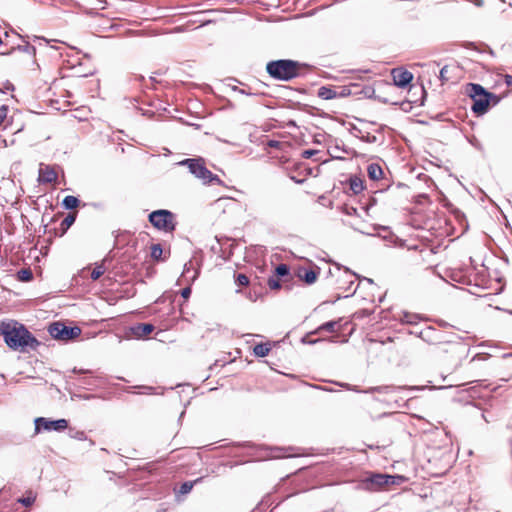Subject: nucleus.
I'll list each match as a JSON object with an SVG mask.
<instances>
[{
    "label": "nucleus",
    "mask_w": 512,
    "mask_h": 512,
    "mask_svg": "<svg viewBox=\"0 0 512 512\" xmlns=\"http://www.w3.org/2000/svg\"><path fill=\"white\" fill-rule=\"evenodd\" d=\"M305 67L297 61L282 59L268 62L266 71L274 79L289 81L300 76Z\"/></svg>",
    "instance_id": "7ed1b4c3"
},
{
    "label": "nucleus",
    "mask_w": 512,
    "mask_h": 512,
    "mask_svg": "<svg viewBox=\"0 0 512 512\" xmlns=\"http://www.w3.org/2000/svg\"><path fill=\"white\" fill-rule=\"evenodd\" d=\"M1 335L7 346L20 352H27L29 349L36 350L40 342L21 323L9 321L1 323Z\"/></svg>",
    "instance_id": "f257e3e1"
},
{
    "label": "nucleus",
    "mask_w": 512,
    "mask_h": 512,
    "mask_svg": "<svg viewBox=\"0 0 512 512\" xmlns=\"http://www.w3.org/2000/svg\"><path fill=\"white\" fill-rule=\"evenodd\" d=\"M490 358V355L489 354H486V353H479V354H476L471 362L472 363H476V362H479V361H486Z\"/></svg>",
    "instance_id": "72a5a7b5"
},
{
    "label": "nucleus",
    "mask_w": 512,
    "mask_h": 512,
    "mask_svg": "<svg viewBox=\"0 0 512 512\" xmlns=\"http://www.w3.org/2000/svg\"><path fill=\"white\" fill-rule=\"evenodd\" d=\"M372 313L371 310H368V309H362V310H359L357 311L354 316L356 318H361V317H365V316H369L370 314Z\"/></svg>",
    "instance_id": "ea45409f"
},
{
    "label": "nucleus",
    "mask_w": 512,
    "mask_h": 512,
    "mask_svg": "<svg viewBox=\"0 0 512 512\" xmlns=\"http://www.w3.org/2000/svg\"><path fill=\"white\" fill-rule=\"evenodd\" d=\"M393 82L400 88L407 87L413 79V75L408 70L396 68L391 71Z\"/></svg>",
    "instance_id": "9b49d317"
},
{
    "label": "nucleus",
    "mask_w": 512,
    "mask_h": 512,
    "mask_svg": "<svg viewBox=\"0 0 512 512\" xmlns=\"http://www.w3.org/2000/svg\"><path fill=\"white\" fill-rule=\"evenodd\" d=\"M106 4V0H95V2L91 4V7L89 8L90 11L88 13L91 14L92 11L103 10L106 8Z\"/></svg>",
    "instance_id": "c756f323"
},
{
    "label": "nucleus",
    "mask_w": 512,
    "mask_h": 512,
    "mask_svg": "<svg viewBox=\"0 0 512 512\" xmlns=\"http://www.w3.org/2000/svg\"><path fill=\"white\" fill-rule=\"evenodd\" d=\"M48 332L54 339L68 341L77 338L81 334V329L68 327L61 322H54L49 325Z\"/></svg>",
    "instance_id": "1a4fd4ad"
},
{
    "label": "nucleus",
    "mask_w": 512,
    "mask_h": 512,
    "mask_svg": "<svg viewBox=\"0 0 512 512\" xmlns=\"http://www.w3.org/2000/svg\"><path fill=\"white\" fill-rule=\"evenodd\" d=\"M7 113H8V108L7 106L5 105H2L0 107V125L3 123V121L5 120V118L7 117Z\"/></svg>",
    "instance_id": "58836bf2"
},
{
    "label": "nucleus",
    "mask_w": 512,
    "mask_h": 512,
    "mask_svg": "<svg viewBox=\"0 0 512 512\" xmlns=\"http://www.w3.org/2000/svg\"><path fill=\"white\" fill-rule=\"evenodd\" d=\"M202 477L195 479L194 481H187L181 484L179 489L176 491L178 495H186L191 492L194 485L202 481Z\"/></svg>",
    "instance_id": "a211bd4d"
},
{
    "label": "nucleus",
    "mask_w": 512,
    "mask_h": 512,
    "mask_svg": "<svg viewBox=\"0 0 512 512\" xmlns=\"http://www.w3.org/2000/svg\"><path fill=\"white\" fill-rule=\"evenodd\" d=\"M440 80L442 81V83H445L449 80V77H448V66H444L441 70H440Z\"/></svg>",
    "instance_id": "e433bc0d"
},
{
    "label": "nucleus",
    "mask_w": 512,
    "mask_h": 512,
    "mask_svg": "<svg viewBox=\"0 0 512 512\" xmlns=\"http://www.w3.org/2000/svg\"><path fill=\"white\" fill-rule=\"evenodd\" d=\"M154 329L155 327L150 323H138L131 330L136 337L144 338L151 334Z\"/></svg>",
    "instance_id": "4468645a"
},
{
    "label": "nucleus",
    "mask_w": 512,
    "mask_h": 512,
    "mask_svg": "<svg viewBox=\"0 0 512 512\" xmlns=\"http://www.w3.org/2000/svg\"><path fill=\"white\" fill-rule=\"evenodd\" d=\"M163 249L160 244H153L151 246V258L155 261L162 260Z\"/></svg>",
    "instance_id": "bb28decb"
},
{
    "label": "nucleus",
    "mask_w": 512,
    "mask_h": 512,
    "mask_svg": "<svg viewBox=\"0 0 512 512\" xmlns=\"http://www.w3.org/2000/svg\"><path fill=\"white\" fill-rule=\"evenodd\" d=\"M58 179L57 171L54 167L46 165L39 169V181L41 183H55Z\"/></svg>",
    "instance_id": "f8f14e48"
},
{
    "label": "nucleus",
    "mask_w": 512,
    "mask_h": 512,
    "mask_svg": "<svg viewBox=\"0 0 512 512\" xmlns=\"http://www.w3.org/2000/svg\"><path fill=\"white\" fill-rule=\"evenodd\" d=\"M368 176L371 180H379L383 177V170L379 164L372 163L367 168Z\"/></svg>",
    "instance_id": "dca6fc26"
},
{
    "label": "nucleus",
    "mask_w": 512,
    "mask_h": 512,
    "mask_svg": "<svg viewBox=\"0 0 512 512\" xmlns=\"http://www.w3.org/2000/svg\"><path fill=\"white\" fill-rule=\"evenodd\" d=\"M106 271V268L104 266V263L101 262V263H96L95 264V267L91 268V267H86L84 269H82L81 271V274L83 277H86L87 275H89V277L92 279V280H98Z\"/></svg>",
    "instance_id": "ddd939ff"
},
{
    "label": "nucleus",
    "mask_w": 512,
    "mask_h": 512,
    "mask_svg": "<svg viewBox=\"0 0 512 512\" xmlns=\"http://www.w3.org/2000/svg\"><path fill=\"white\" fill-rule=\"evenodd\" d=\"M417 316L411 313H404L400 320L404 323L415 324L417 323Z\"/></svg>",
    "instance_id": "7c9ffc66"
},
{
    "label": "nucleus",
    "mask_w": 512,
    "mask_h": 512,
    "mask_svg": "<svg viewBox=\"0 0 512 512\" xmlns=\"http://www.w3.org/2000/svg\"><path fill=\"white\" fill-rule=\"evenodd\" d=\"M33 273L29 268H23L17 272V279L22 282H28L32 280Z\"/></svg>",
    "instance_id": "5701e85b"
},
{
    "label": "nucleus",
    "mask_w": 512,
    "mask_h": 512,
    "mask_svg": "<svg viewBox=\"0 0 512 512\" xmlns=\"http://www.w3.org/2000/svg\"><path fill=\"white\" fill-rule=\"evenodd\" d=\"M191 295V288L185 287L181 291V296L184 298V300H187Z\"/></svg>",
    "instance_id": "a19ab883"
},
{
    "label": "nucleus",
    "mask_w": 512,
    "mask_h": 512,
    "mask_svg": "<svg viewBox=\"0 0 512 512\" xmlns=\"http://www.w3.org/2000/svg\"><path fill=\"white\" fill-rule=\"evenodd\" d=\"M320 164H316L314 168L307 167L305 165L299 166V174L306 173L307 175H312L313 179L316 181V178L319 173Z\"/></svg>",
    "instance_id": "4be33fe9"
},
{
    "label": "nucleus",
    "mask_w": 512,
    "mask_h": 512,
    "mask_svg": "<svg viewBox=\"0 0 512 512\" xmlns=\"http://www.w3.org/2000/svg\"><path fill=\"white\" fill-rule=\"evenodd\" d=\"M340 329V324L337 321H329L325 324H322V334L324 332L326 333H333Z\"/></svg>",
    "instance_id": "393cba45"
},
{
    "label": "nucleus",
    "mask_w": 512,
    "mask_h": 512,
    "mask_svg": "<svg viewBox=\"0 0 512 512\" xmlns=\"http://www.w3.org/2000/svg\"><path fill=\"white\" fill-rule=\"evenodd\" d=\"M316 153H317L316 150H305V151H303L302 156H303V158L308 159Z\"/></svg>",
    "instance_id": "79ce46f5"
},
{
    "label": "nucleus",
    "mask_w": 512,
    "mask_h": 512,
    "mask_svg": "<svg viewBox=\"0 0 512 512\" xmlns=\"http://www.w3.org/2000/svg\"><path fill=\"white\" fill-rule=\"evenodd\" d=\"M344 212L347 214V215H350V216H360V214L358 213V210L357 208L353 207V206H349V205H345L344 206Z\"/></svg>",
    "instance_id": "c9c22d12"
},
{
    "label": "nucleus",
    "mask_w": 512,
    "mask_h": 512,
    "mask_svg": "<svg viewBox=\"0 0 512 512\" xmlns=\"http://www.w3.org/2000/svg\"><path fill=\"white\" fill-rule=\"evenodd\" d=\"M148 219L154 228L166 233H172L177 224L175 215L171 211L165 209L151 212Z\"/></svg>",
    "instance_id": "0eeeda50"
},
{
    "label": "nucleus",
    "mask_w": 512,
    "mask_h": 512,
    "mask_svg": "<svg viewBox=\"0 0 512 512\" xmlns=\"http://www.w3.org/2000/svg\"><path fill=\"white\" fill-rule=\"evenodd\" d=\"M180 164L186 166L195 177L201 179L205 184H223L216 174L207 169L205 160L201 157L184 159Z\"/></svg>",
    "instance_id": "39448f33"
},
{
    "label": "nucleus",
    "mask_w": 512,
    "mask_h": 512,
    "mask_svg": "<svg viewBox=\"0 0 512 512\" xmlns=\"http://www.w3.org/2000/svg\"><path fill=\"white\" fill-rule=\"evenodd\" d=\"M362 210H363L365 213H368V208H366V207H362Z\"/></svg>",
    "instance_id": "49530a36"
},
{
    "label": "nucleus",
    "mask_w": 512,
    "mask_h": 512,
    "mask_svg": "<svg viewBox=\"0 0 512 512\" xmlns=\"http://www.w3.org/2000/svg\"><path fill=\"white\" fill-rule=\"evenodd\" d=\"M458 346H459L458 343L448 341V342L439 343L437 345V350L439 352L455 353Z\"/></svg>",
    "instance_id": "412c9836"
},
{
    "label": "nucleus",
    "mask_w": 512,
    "mask_h": 512,
    "mask_svg": "<svg viewBox=\"0 0 512 512\" xmlns=\"http://www.w3.org/2000/svg\"><path fill=\"white\" fill-rule=\"evenodd\" d=\"M348 184L349 190L355 195L361 193L365 189L363 179L357 176L350 177Z\"/></svg>",
    "instance_id": "2eb2a0df"
},
{
    "label": "nucleus",
    "mask_w": 512,
    "mask_h": 512,
    "mask_svg": "<svg viewBox=\"0 0 512 512\" xmlns=\"http://www.w3.org/2000/svg\"><path fill=\"white\" fill-rule=\"evenodd\" d=\"M406 481L407 478L402 475L374 473L365 480V484L369 490L387 491L391 486H399Z\"/></svg>",
    "instance_id": "423d86ee"
},
{
    "label": "nucleus",
    "mask_w": 512,
    "mask_h": 512,
    "mask_svg": "<svg viewBox=\"0 0 512 512\" xmlns=\"http://www.w3.org/2000/svg\"><path fill=\"white\" fill-rule=\"evenodd\" d=\"M35 434L40 433L41 430H55L63 431L68 427V421L66 419L49 420L44 417H38L35 419Z\"/></svg>",
    "instance_id": "9d476101"
},
{
    "label": "nucleus",
    "mask_w": 512,
    "mask_h": 512,
    "mask_svg": "<svg viewBox=\"0 0 512 512\" xmlns=\"http://www.w3.org/2000/svg\"><path fill=\"white\" fill-rule=\"evenodd\" d=\"M268 286L271 290H278L281 287L279 279L275 276L268 279Z\"/></svg>",
    "instance_id": "473e14b6"
},
{
    "label": "nucleus",
    "mask_w": 512,
    "mask_h": 512,
    "mask_svg": "<svg viewBox=\"0 0 512 512\" xmlns=\"http://www.w3.org/2000/svg\"><path fill=\"white\" fill-rule=\"evenodd\" d=\"M346 93H345V89L342 88L340 92L336 91V90H333L331 88H327V87H322V98L323 99H326V100H329V99H333V98H336L338 96H345Z\"/></svg>",
    "instance_id": "6ab92c4d"
},
{
    "label": "nucleus",
    "mask_w": 512,
    "mask_h": 512,
    "mask_svg": "<svg viewBox=\"0 0 512 512\" xmlns=\"http://www.w3.org/2000/svg\"><path fill=\"white\" fill-rule=\"evenodd\" d=\"M299 277L307 284L314 283L317 279V274L312 270H304L303 274L299 273Z\"/></svg>",
    "instance_id": "b1692460"
},
{
    "label": "nucleus",
    "mask_w": 512,
    "mask_h": 512,
    "mask_svg": "<svg viewBox=\"0 0 512 512\" xmlns=\"http://www.w3.org/2000/svg\"><path fill=\"white\" fill-rule=\"evenodd\" d=\"M235 282L238 286H248L250 281L249 278L245 274H238L235 278Z\"/></svg>",
    "instance_id": "2f4dec72"
},
{
    "label": "nucleus",
    "mask_w": 512,
    "mask_h": 512,
    "mask_svg": "<svg viewBox=\"0 0 512 512\" xmlns=\"http://www.w3.org/2000/svg\"><path fill=\"white\" fill-rule=\"evenodd\" d=\"M77 212L74 211L72 213H69L61 222L60 224V230H61V236L66 233V231L73 225V223L76 220Z\"/></svg>",
    "instance_id": "f3484780"
},
{
    "label": "nucleus",
    "mask_w": 512,
    "mask_h": 512,
    "mask_svg": "<svg viewBox=\"0 0 512 512\" xmlns=\"http://www.w3.org/2000/svg\"><path fill=\"white\" fill-rule=\"evenodd\" d=\"M471 2L478 7H481L484 5V0H471Z\"/></svg>",
    "instance_id": "c03bdc74"
},
{
    "label": "nucleus",
    "mask_w": 512,
    "mask_h": 512,
    "mask_svg": "<svg viewBox=\"0 0 512 512\" xmlns=\"http://www.w3.org/2000/svg\"><path fill=\"white\" fill-rule=\"evenodd\" d=\"M35 501V496L29 495L27 497H23L19 499V502L25 506H31Z\"/></svg>",
    "instance_id": "f704fd0d"
},
{
    "label": "nucleus",
    "mask_w": 512,
    "mask_h": 512,
    "mask_svg": "<svg viewBox=\"0 0 512 512\" xmlns=\"http://www.w3.org/2000/svg\"><path fill=\"white\" fill-rule=\"evenodd\" d=\"M283 142L277 140H269L267 142V146L270 148L280 149L283 146Z\"/></svg>",
    "instance_id": "4c0bfd02"
},
{
    "label": "nucleus",
    "mask_w": 512,
    "mask_h": 512,
    "mask_svg": "<svg viewBox=\"0 0 512 512\" xmlns=\"http://www.w3.org/2000/svg\"><path fill=\"white\" fill-rule=\"evenodd\" d=\"M63 205L67 209H75L79 205V200L72 195H68L63 200Z\"/></svg>",
    "instance_id": "a878e982"
},
{
    "label": "nucleus",
    "mask_w": 512,
    "mask_h": 512,
    "mask_svg": "<svg viewBox=\"0 0 512 512\" xmlns=\"http://www.w3.org/2000/svg\"><path fill=\"white\" fill-rule=\"evenodd\" d=\"M325 273L324 286L327 290L335 292L336 298L347 297L349 293H353V284L355 275L347 269H343L338 265L326 262L322 266V273Z\"/></svg>",
    "instance_id": "f03ea898"
},
{
    "label": "nucleus",
    "mask_w": 512,
    "mask_h": 512,
    "mask_svg": "<svg viewBox=\"0 0 512 512\" xmlns=\"http://www.w3.org/2000/svg\"><path fill=\"white\" fill-rule=\"evenodd\" d=\"M317 334H318V329H316L315 331H312L310 333H307L303 338H302V341L304 343H308V344H315L317 343L320 338L317 337Z\"/></svg>",
    "instance_id": "cd10ccee"
},
{
    "label": "nucleus",
    "mask_w": 512,
    "mask_h": 512,
    "mask_svg": "<svg viewBox=\"0 0 512 512\" xmlns=\"http://www.w3.org/2000/svg\"><path fill=\"white\" fill-rule=\"evenodd\" d=\"M292 178L298 183L304 182L306 180L305 178L297 179L295 176H293Z\"/></svg>",
    "instance_id": "a18cd8bd"
},
{
    "label": "nucleus",
    "mask_w": 512,
    "mask_h": 512,
    "mask_svg": "<svg viewBox=\"0 0 512 512\" xmlns=\"http://www.w3.org/2000/svg\"><path fill=\"white\" fill-rule=\"evenodd\" d=\"M270 351V343H259L253 349V352L257 357H265L269 354Z\"/></svg>",
    "instance_id": "aec40b11"
},
{
    "label": "nucleus",
    "mask_w": 512,
    "mask_h": 512,
    "mask_svg": "<svg viewBox=\"0 0 512 512\" xmlns=\"http://www.w3.org/2000/svg\"><path fill=\"white\" fill-rule=\"evenodd\" d=\"M505 83L507 84V86L512 85V75H505Z\"/></svg>",
    "instance_id": "37998d69"
},
{
    "label": "nucleus",
    "mask_w": 512,
    "mask_h": 512,
    "mask_svg": "<svg viewBox=\"0 0 512 512\" xmlns=\"http://www.w3.org/2000/svg\"><path fill=\"white\" fill-rule=\"evenodd\" d=\"M289 274V268L286 264H279L275 269V277H283Z\"/></svg>",
    "instance_id": "c85d7f7f"
},
{
    "label": "nucleus",
    "mask_w": 512,
    "mask_h": 512,
    "mask_svg": "<svg viewBox=\"0 0 512 512\" xmlns=\"http://www.w3.org/2000/svg\"><path fill=\"white\" fill-rule=\"evenodd\" d=\"M467 91L473 101L472 111L477 115H483L488 111L491 104L496 105L499 101L496 95L487 92L479 84H469Z\"/></svg>",
    "instance_id": "20e7f679"
},
{
    "label": "nucleus",
    "mask_w": 512,
    "mask_h": 512,
    "mask_svg": "<svg viewBox=\"0 0 512 512\" xmlns=\"http://www.w3.org/2000/svg\"><path fill=\"white\" fill-rule=\"evenodd\" d=\"M353 294H357L363 300L375 303L377 299H381L380 288L371 279L364 278L360 280Z\"/></svg>",
    "instance_id": "6e6552de"
}]
</instances>
